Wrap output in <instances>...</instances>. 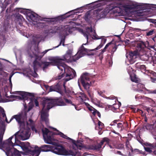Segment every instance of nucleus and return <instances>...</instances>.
<instances>
[{
    "mask_svg": "<svg viewBox=\"0 0 156 156\" xmlns=\"http://www.w3.org/2000/svg\"><path fill=\"white\" fill-rule=\"evenodd\" d=\"M43 136L45 142L48 144L56 146L52 147L50 145H44L41 147L40 148L37 146H35L34 149L33 150V156H38L41 151L47 152L51 151L53 153L58 155H70L73 156H81L80 153L77 151V149L85 150L87 149L95 150H99L101 147V146L106 141V138H104L100 144L97 145H92L88 147L84 146L82 142L78 141L73 143L72 148L74 150H67L64 147L61 145H57V143L54 141L55 140L53 138V133L46 128H43L42 129Z\"/></svg>",
    "mask_w": 156,
    "mask_h": 156,
    "instance_id": "nucleus-1",
    "label": "nucleus"
},
{
    "mask_svg": "<svg viewBox=\"0 0 156 156\" xmlns=\"http://www.w3.org/2000/svg\"><path fill=\"white\" fill-rule=\"evenodd\" d=\"M27 112L24 109L18 114L13 116L10 119V121L13 119H15L20 125V129L19 131L2 144V145H4L5 146L6 145L8 147L11 146V148L15 146H18L23 150L28 148L29 143H25L21 142L19 139L25 140L29 139L30 135V127L32 130L34 131L36 133H37V131L33 126V122L30 119H29L28 121H27Z\"/></svg>",
    "mask_w": 156,
    "mask_h": 156,
    "instance_id": "nucleus-2",
    "label": "nucleus"
},
{
    "mask_svg": "<svg viewBox=\"0 0 156 156\" xmlns=\"http://www.w3.org/2000/svg\"><path fill=\"white\" fill-rule=\"evenodd\" d=\"M146 49L147 48L144 42H138L137 44V49L134 51H129V56H127L129 63L130 64L133 63L136 61L137 58L140 55V58L142 60L147 61L150 60L153 62L154 64H156V54L154 51H150V56L147 53H145L143 55L141 54V52H145Z\"/></svg>",
    "mask_w": 156,
    "mask_h": 156,
    "instance_id": "nucleus-3",
    "label": "nucleus"
},
{
    "mask_svg": "<svg viewBox=\"0 0 156 156\" xmlns=\"http://www.w3.org/2000/svg\"><path fill=\"white\" fill-rule=\"evenodd\" d=\"M66 103L61 99H52L48 98H45L43 101V108L41 113V117L42 120L44 121L47 126H48V112L49 109L52 107L57 105L59 106H65L71 104L70 100L65 99Z\"/></svg>",
    "mask_w": 156,
    "mask_h": 156,
    "instance_id": "nucleus-4",
    "label": "nucleus"
},
{
    "mask_svg": "<svg viewBox=\"0 0 156 156\" xmlns=\"http://www.w3.org/2000/svg\"><path fill=\"white\" fill-rule=\"evenodd\" d=\"M83 44L81 47V48L78 52L77 54L74 56H72V50L71 49L68 50L66 52V54L62 56V58H55L53 60V62L57 66L58 68L60 67H62L64 68H72L71 67H68L65 63L64 62L68 63L76 62L80 58L83 56V55H87V53H81L80 51L83 49Z\"/></svg>",
    "mask_w": 156,
    "mask_h": 156,
    "instance_id": "nucleus-5",
    "label": "nucleus"
},
{
    "mask_svg": "<svg viewBox=\"0 0 156 156\" xmlns=\"http://www.w3.org/2000/svg\"><path fill=\"white\" fill-rule=\"evenodd\" d=\"M5 130V126L2 124L0 127V146L5 150L7 156H21L20 152L16 149L13 147L11 148V146L8 147L7 145H6L5 146L4 145H2V140Z\"/></svg>",
    "mask_w": 156,
    "mask_h": 156,
    "instance_id": "nucleus-6",
    "label": "nucleus"
},
{
    "mask_svg": "<svg viewBox=\"0 0 156 156\" xmlns=\"http://www.w3.org/2000/svg\"><path fill=\"white\" fill-rule=\"evenodd\" d=\"M16 93L19 95L13 96L14 98H16V99L24 100L25 101H28L29 99L30 101L29 103H34L36 106H38V103L37 99H33L34 97L32 94L25 92L22 91H16Z\"/></svg>",
    "mask_w": 156,
    "mask_h": 156,
    "instance_id": "nucleus-7",
    "label": "nucleus"
},
{
    "mask_svg": "<svg viewBox=\"0 0 156 156\" xmlns=\"http://www.w3.org/2000/svg\"><path fill=\"white\" fill-rule=\"evenodd\" d=\"M102 38H101V43L100 45L97 48L94 49H88L85 48L83 46V49H82L80 51V53H87V55H93L94 54L91 51H95L96 50H98L100 49L103 46L104 44L105 43L107 39L104 38V36H101Z\"/></svg>",
    "mask_w": 156,
    "mask_h": 156,
    "instance_id": "nucleus-8",
    "label": "nucleus"
},
{
    "mask_svg": "<svg viewBox=\"0 0 156 156\" xmlns=\"http://www.w3.org/2000/svg\"><path fill=\"white\" fill-rule=\"evenodd\" d=\"M64 70L65 72L67 71V73L66 74V78L65 79L66 81H67L73 79L76 76V72L73 69H64Z\"/></svg>",
    "mask_w": 156,
    "mask_h": 156,
    "instance_id": "nucleus-9",
    "label": "nucleus"
},
{
    "mask_svg": "<svg viewBox=\"0 0 156 156\" xmlns=\"http://www.w3.org/2000/svg\"><path fill=\"white\" fill-rule=\"evenodd\" d=\"M80 80L83 86L87 84L89 85V83L88 82L90 81L89 74L86 73H83L81 76Z\"/></svg>",
    "mask_w": 156,
    "mask_h": 156,
    "instance_id": "nucleus-10",
    "label": "nucleus"
},
{
    "mask_svg": "<svg viewBox=\"0 0 156 156\" xmlns=\"http://www.w3.org/2000/svg\"><path fill=\"white\" fill-rule=\"evenodd\" d=\"M130 75L131 80L136 83H138L140 82V79L137 77L135 74L136 70L133 69H129L128 71Z\"/></svg>",
    "mask_w": 156,
    "mask_h": 156,
    "instance_id": "nucleus-11",
    "label": "nucleus"
},
{
    "mask_svg": "<svg viewBox=\"0 0 156 156\" xmlns=\"http://www.w3.org/2000/svg\"><path fill=\"white\" fill-rule=\"evenodd\" d=\"M144 147L146 151L151 153L153 152L152 150L156 149V144L146 143L144 144Z\"/></svg>",
    "mask_w": 156,
    "mask_h": 156,
    "instance_id": "nucleus-12",
    "label": "nucleus"
},
{
    "mask_svg": "<svg viewBox=\"0 0 156 156\" xmlns=\"http://www.w3.org/2000/svg\"><path fill=\"white\" fill-rule=\"evenodd\" d=\"M64 30V28L62 26L59 27H52L51 29L49 30V33L52 34L57 33L59 34H61Z\"/></svg>",
    "mask_w": 156,
    "mask_h": 156,
    "instance_id": "nucleus-13",
    "label": "nucleus"
},
{
    "mask_svg": "<svg viewBox=\"0 0 156 156\" xmlns=\"http://www.w3.org/2000/svg\"><path fill=\"white\" fill-rule=\"evenodd\" d=\"M48 50H46L44 51L43 52H42L40 53L38 52V49H37V53H35L34 52H33L34 56H32L30 55V56L31 57H33L34 56L36 57V59H41L44 55L45 54Z\"/></svg>",
    "mask_w": 156,
    "mask_h": 156,
    "instance_id": "nucleus-14",
    "label": "nucleus"
},
{
    "mask_svg": "<svg viewBox=\"0 0 156 156\" xmlns=\"http://www.w3.org/2000/svg\"><path fill=\"white\" fill-rule=\"evenodd\" d=\"M90 11H88L85 14L84 19L87 22L90 23L91 22L92 20L94 19Z\"/></svg>",
    "mask_w": 156,
    "mask_h": 156,
    "instance_id": "nucleus-15",
    "label": "nucleus"
},
{
    "mask_svg": "<svg viewBox=\"0 0 156 156\" xmlns=\"http://www.w3.org/2000/svg\"><path fill=\"white\" fill-rule=\"evenodd\" d=\"M126 149L127 150V151L124 153V154L123 155L124 156H131L130 154V151L132 152L133 150L131 146L129 144V142H126Z\"/></svg>",
    "mask_w": 156,
    "mask_h": 156,
    "instance_id": "nucleus-16",
    "label": "nucleus"
},
{
    "mask_svg": "<svg viewBox=\"0 0 156 156\" xmlns=\"http://www.w3.org/2000/svg\"><path fill=\"white\" fill-rule=\"evenodd\" d=\"M49 91H55L60 93H61V92L60 87L58 84L50 87L49 88Z\"/></svg>",
    "mask_w": 156,
    "mask_h": 156,
    "instance_id": "nucleus-17",
    "label": "nucleus"
},
{
    "mask_svg": "<svg viewBox=\"0 0 156 156\" xmlns=\"http://www.w3.org/2000/svg\"><path fill=\"white\" fill-rule=\"evenodd\" d=\"M0 118L2 121H4L5 120L7 122L9 123L7 120V119L6 116V115L5 113L4 109L2 108H0Z\"/></svg>",
    "mask_w": 156,
    "mask_h": 156,
    "instance_id": "nucleus-18",
    "label": "nucleus"
},
{
    "mask_svg": "<svg viewBox=\"0 0 156 156\" xmlns=\"http://www.w3.org/2000/svg\"><path fill=\"white\" fill-rule=\"evenodd\" d=\"M149 127H150V129L151 128H153L151 130V133L153 136H156V122L154 123L153 125H151L149 126H147V128L148 129Z\"/></svg>",
    "mask_w": 156,
    "mask_h": 156,
    "instance_id": "nucleus-19",
    "label": "nucleus"
},
{
    "mask_svg": "<svg viewBox=\"0 0 156 156\" xmlns=\"http://www.w3.org/2000/svg\"><path fill=\"white\" fill-rule=\"evenodd\" d=\"M27 17L29 18V19L31 20L35 21V20H36L37 14L28 12V13H27Z\"/></svg>",
    "mask_w": 156,
    "mask_h": 156,
    "instance_id": "nucleus-20",
    "label": "nucleus"
},
{
    "mask_svg": "<svg viewBox=\"0 0 156 156\" xmlns=\"http://www.w3.org/2000/svg\"><path fill=\"white\" fill-rule=\"evenodd\" d=\"M54 130H55L57 132L56 133H55L54 134L59 135L61 137L67 139V140H71V139L67 136L66 135H64L63 133H62L61 132H59V131L58 130L56 129H54Z\"/></svg>",
    "mask_w": 156,
    "mask_h": 156,
    "instance_id": "nucleus-21",
    "label": "nucleus"
},
{
    "mask_svg": "<svg viewBox=\"0 0 156 156\" xmlns=\"http://www.w3.org/2000/svg\"><path fill=\"white\" fill-rule=\"evenodd\" d=\"M111 10H112V12L114 13L120 12L121 11L120 8L114 5H113L112 6V8L110 9Z\"/></svg>",
    "mask_w": 156,
    "mask_h": 156,
    "instance_id": "nucleus-22",
    "label": "nucleus"
},
{
    "mask_svg": "<svg viewBox=\"0 0 156 156\" xmlns=\"http://www.w3.org/2000/svg\"><path fill=\"white\" fill-rule=\"evenodd\" d=\"M8 91V89L7 87H5L4 90H2V93H0V98L2 99V95L3 97H8V96H7V94H6Z\"/></svg>",
    "mask_w": 156,
    "mask_h": 156,
    "instance_id": "nucleus-23",
    "label": "nucleus"
},
{
    "mask_svg": "<svg viewBox=\"0 0 156 156\" xmlns=\"http://www.w3.org/2000/svg\"><path fill=\"white\" fill-rule=\"evenodd\" d=\"M35 60L34 61L33 63L34 66L33 68H36L38 66L41 67V62L40 63L37 60H40L41 59H36V57H35Z\"/></svg>",
    "mask_w": 156,
    "mask_h": 156,
    "instance_id": "nucleus-24",
    "label": "nucleus"
},
{
    "mask_svg": "<svg viewBox=\"0 0 156 156\" xmlns=\"http://www.w3.org/2000/svg\"><path fill=\"white\" fill-rule=\"evenodd\" d=\"M62 16H58L55 18H44V19H48L50 20L48 21L51 22H56L59 20H62Z\"/></svg>",
    "mask_w": 156,
    "mask_h": 156,
    "instance_id": "nucleus-25",
    "label": "nucleus"
},
{
    "mask_svg": "<svg viewBox=\"0 0 156 156\" xmlns=\"http://www.w3.org/2000/svg\"><path fill=\"white\" fill-rule=\"evenodd\" d=\"M92 102L96 105L98 107H101V106L100 101L96 98H94L92 99Z\"/></svg>",
    "mask_w": 156,
    "mask_h": 156,
    "instance_id": "nucleus-26",
    "label": "nucleus"
},
{
    "mask_svg": "<svg viewBox=\"0 0 156 156\" xmlns=\"http://www.w3.org/2000/svg\"><path fill=\"white\" fill-rule=\"evenodd\" d=\"M51 64V62H41V67H42V68H46Z\"/></svg>",
    "mask_w": 156,
    "mask_h": 156,
    "instance_id": "nucleus-27",
    "label": "nucleus"
},
{
    "mask_svg": "<svg viewBox=\"0 0 156 156\" xmlns=\"http://www.w3.org/2000/svg\"><path fill=\"white\" fill-rule=\"evenodd\" d=\"M110 47L112 48V50L111 51V55L113 56L114 52L116 51L117 46L115 44H112L111 46Z\"/></svg>",
    "mask_w": 156,
    "mask_h": 156,
    "instance_id": "nucleus-28",
    "label": "nucleus"
},
{
    "mask_svg": "<svg viewBox=\"0 0 156 156\" xmlns=\"http://www.w3.org/2000/svg\"><path fill=\"white\" fill-rule=\"evenodd\" d=\"M93 37H92V38L94 40H97L100 39V38H102V37H99L95 31V30H94V31L93 33Z\"/></svg>",
    "mask_w": 156,
    "mask_h": 156,
    "instance_id": "nucleus-29",
    "label": "nucleus"
},
{
    "mask_svg": "<svg viewBox=\"0 0 156 156\" xmlns=\"http://www.w3.org/2000/svg\"><path fill=\"white\" fill-rule=\"evenodd\" d=\"M137 87L138 88L139 90L143 91V90L145 89L144 85L141 83H139L137 85Z\"/></svg>",
    "mask_w": 156,
    "mask_h": 156,
    "instance_id": "nucleus-30",
    "label": "nucleus"
},
{
    "mask_svg": "<svg viewBox=\"0 0 156 156\" xmlns=\"http://www.w3.org/2000/svg\"><path fill=\"white\" fill-rule=\"evenodd\" d=\"M65 36L63 38L62 37L61 39L59 45H58L57 46L55 47V48H56L58 47L59 46H60L62 44V45L63 46H64L65 45V44H64V43L65 42Z\"/></svg>",
    "mask_w": 156,
    "mask_h": 156,
    "instance_id": "nucleus-31",
    "label": "nucleus"
},
{
    "mask_svg": "<svg viewBox=\"0 0 156 156\" xmlns=\"http://www.w3.org/2000/svg\"><path fill=\"white\" fill-rule=\"evenodd\" d=\"M135 67L136 68H146L145 66L141 65V63L138 62L135 64Z\"/></svg>",
    "mask_w": 156,
    "mask_h": 156,
    "instance_id": "nucleus-32",
    "label": "nucleus"
},
{
    "mask_svg": "<svg viewBox=\"0 0 156 156\" xmlns=\"http://www.w3.org/2000/svg\"><path fill=\"white\" fill-rule=\"evenodd\" d=\"M79 97L83 100H85L86 98V95L83 93H80L77 94Z\"/></svg>",
    "mask_w": 156,
    "mask_h": 156,
    "instance_id": "nucleus-33",
    "label": "nucleus"
},
{
    "mask_svg": "<svg viewBox=\"0 0 156 156\" xmlns=\"http://www.w3.org/2000/svg\"><path fill=\"white\" fill-rule=\"evenodd\" d=\"M91 112L94 115H97L98 117H100L101 114L100 112L94 108V110H92Z\"/></svg>",
    "mask_w": 156,
    "mask_h": 156,
    "instance_id": "nucleus-34",
    "label": "nucleus"
},
{
    "mask_svg": "<svg viewBox=\"0 0 156 156\" xmlns=\"http://www.w3.org/2000/svg\"><path fill=\"white\" fill-rule=\"evenodd\" d=\"M111 45H112V43L111 42H110L106 44L105 48L102 50L101 52L102 53H103L104 52L106 51V49L110 45H111Z\"/></svg>",
    "mask_w": 156,
    "mask_h": 156,
    "instance_id": "nucleus-35",
    "label": "nucleus"
},
{
    "mask_svg": "<svg viewBox=\"0 0 156 156\" xmlns=\"http://www.w3.org/2000/svg\"><path fill=\"white\" fill-rule=\"evenodd\" d=\"M117 127L119 131H121L123 129V125L121 123H119L117 124Z\"/></svg>",
    "mask_w": 156,
    "mask_h": 156,
    "instance_id": "nucleus-36",
    "label": "nucleus"
},
{
    "mask_svg": "<svg viewBox=\"0 0 156 156\" xmlns=\"http://www.w3.org/2000/svg\"><path fill=\"white\" fill-rule=\"evenodd\" d=\"M85 105L87 107L88 109L90 111L92 112V110H94V108L90 106L88 103H85Z\"/></svg>",
    "mask_w": 156,
    "mask_h": 156,
    "instance_id": "nucleus-37",
    "label": "nucleus"
},
{
    "mask_svg": "<svg viewBox=\"0 0 156 156\" xmlns=\"http://www.w3.org/2000/svg\"><path fill=\"white\" fill-rule=\"evenodd\" d=\"M97 92L98 94L100 96L102 97H104V93L105 92V91H101L100 90H97Z\"/></svg>",
    "mask_w": 156,
    "mask_h": 156,
    "instance_id": "nucleus-38",
    "label": "nucleus"
},
{
    "mask_svg": "<svg viewBox=\"0 0 156 156\" xmlns=\"http://www.w3.org/2000/svg\"><path fill=\"white\" fill-rule=\"evenodd\" d=\"M83 34L84 36L86 37L87 40H88V36L90 35V32L87 31L83 32Z\"/></svg>",
    "mask_w": 156,
    "mask_h": 156,
    "instance_id": "nucleus-39",
    "label": "nucleus"
},
{
    "mask_svg": "<svg viewBox=\"0 0 156 156\" xmlns=\"http://www.w3.org/2000/svg\"><path fill=\"white\" fill-rule=\"evenodd\" d=\"M98 128L99 129H101L104 127V124L101 122L100 121H98Z\"/></svg>",
    "mask_w": 156,
    "mask_h": 156,
    "instance_id": "nucleus-40",
    "label": "nucleus"
},
{
    "mask_svg": "<svg viewBox=\"0 0 156 156\" xmlns=\"http://www.w3.org/2000/svg\"><path fill=\"white\" fill-rule=\"evenodd\" d=\"M154 33H155L154 30H152L147 32L146 33V35L147 36H151Z\"/></svg>",
    "mask_w": 156,
    "mask_h": 156,
    "instance_id": "nucleus-41",
    "label": "nucleus"
},
{
    "mask_svg": "<svg viewBox=\"0 0 156 156\" xmlns=\"http://www.w3.org/2000/svg\"><path fill=\"white\" fill-rule=\"evenodd\" d=\"M5 67V64L4 61L0 60V68H4Z\"/></svg>",
    "mask_w": 156,
    "mask_h": 156,
    "instance_id": "nucleus-42",
    "label": "nucleus"
},
{
    "mask_svg": "<svg viewBox=\"0 0 156 156\" xmlns=\"http://www.w3.org/2000/svg\"><path fill=\"white\" fill-rule=\"evenodd\" d=\"M86 31H87L88 32H90V33H92L93 32V30L92 29V28L91 26L90 27H87L86 28Z\"/></svg>",
    "mask_w": 156,
    "mask_h": 156,
    "instance_id": "nucleus-43",
    "label": "nucleus"
},
{
    "mask_svg": "<svg viewBox=\"0 0 156 156\" xmlns=\"http://www.w3.org/2000/svg\"><path fill=\"white\" fill-rule=\"evenodd\" d=\"M147 93L149 94H156V90H147Z\"/></svg>",
    "mask_w": 156,
    "mask_h": 156,
    "instance_id": "nucleus-44",
    "label": "nucleus"
},
{
    "mask_svg": "<svg viewBox=\"0 0 156 156\" xmlns=\"http://www.w3.org/2000/svg\"><path fill=\"white\" fill-rule=\"evenodd\" d=\"M133 30L134 31H136L137 32H139L141 30L142 31H146V30H141V29L139 28H134L133 29Z\"/></svg>",
    "mask_w": 156,
    "mask_h": 156,
    "instance_id": "nucleus-45",
    "label": "nucleus"
},
{
    "mask_svg": "<svg viewBox=\"0 0 156 156\" xmlns=\"http://www.w3.org/2000/svg\"><path fill=\"white\" fill-rule=\"evenodd\" d=\"M108 65L109 67H111L112 65V60L109 61L108 62Z\"/></svg>",
    "mask_w": 156,
    "mask_h": 156,
    "instance_id": "nucleus-46",
    "label": "nucleus"
},
{
    "mask_svg": "<svg viewBox=\"0 0 156 156\" xmlns=\"http://www.w3.org/2000/svg\"><path fill=\"white\" fill-rule=\"evenodd\" d=\"M126 8L127 9H131L133 8L131 5H127L126 6Z\"/></svg>",
    "mask_w": 156,
    "mask_h": 156,
    "instance_id": "nucleus-47",
    "label": "nucleus"
},
{
    "mask_svg": "<svg viewBox=\"0 0 156 156\" xmlns=\"http://www.w3.org/2000/svg\"><path fill=\"white\" fill-rule=\"evenodd\" d=\"M151 80L152 82L156 83V78L151 77Z\"/></svg>",
    "mask_w": 156,
    "mask_h": 156,
    "instance_id": "nucleus-48",
    "label": "nucleus"
},
{
    "mask_svg": "<svg viewBox=\"0 0 156 156\" xmlns=\"http://www.w3.org/2000/svg\"><path fill=\"white\" fill-rule=\"evenodd\" d=\"M20 12L21 13H24V14H26L27 13H28L27 12H25L24 10H21L20 11Z\"/></svg>",
    "mask_w": 156,
    "mask_h": 156,
    "instance_id": "nucleus-49",
    "label": "nucleus"
},
{
    "mask_svg": "<svg viewBox=\"0 0 156 156\" xmlns=\"http://www.w3.org/2000/svg\"><path fill=\"white\" fill-rule=\"evenodd\" d=\"M110 1V0H99L98 1H96V2H100L101 1H104L105 2H109Z\"/></svg>",
    "mask_w": 156,
    "mask_h": 156,
    "instance_id": "nucleus-50",
    "label": "nucleus"
},
{
    "mask_svg": "<svg viewBox=\"0 0 156 156\" xmlns=\"http://www.w3.org/2000/svg\"><path fill=\"white\" fill-rule=\"evenodd\" d=\"M105 98L107 99H113L114 98V97L113 96H111L110 97H105Z\"/></svg>",
    "mask_w": 156,
    "mask_h": 156,
    "instance_id": "nucleus-51",
    "label": "nucleus"
},
{
    "mask_svg": "<svg viewBox=\"0 0 156 156\" xmlns=\"http://www.w3.org/2000/svg\"><path fill=\"white\" fill-rule=\"evenodd\" d=\"M13 75V74L11 75L9 77V82L11 83V85H12V84L11 83V77H12V76Z\"/></svg>",
    "mask_w": 156,
    "mask_h": 156,
    "instance_id": "nucleus-52",
    "label": "nucleus"
},
{
    "mask_svg": "<svg viewBox=\"0 0 156 156\" xmlns=\"http://www.w3.org/2000/svg\"><path fill=\"white\" fill-rule=\"evenodd\" d=\"M154 25V27H156V22L155 21H153L152 22Z\"/></svg>",
    "mask_w": 156,
    "mask_h": 156,
    "instance_id": "nucleus-53",
    "label": "nucleus"
},
{
    "mask_svg": "<svg viewBox=\"0 0 156 156\" xmlns=\"http://www.w3.org/2000/svg\"><path fill=\"white\" fill-rule=\"evenodd\" d=\"M101 55H100V59H102L103 58V55H102V53H101Z\"/></svg>",
    "mask_w": 156,
    "mask_h": 156,
    "instance_id": "nucleus-54",
    "label": "nucleus"
},
{
    "mask_svg": "<svg viewBox=\"0 0 156 156\" xmlns=\"http://www.w3.org/2000/svg\"><path fill=\"white\" fill-rule=\"evenodd\" d=\"M117 153L118 154H120V155H123V154H121V152L120 151H118L117 152Z\"/></svg>",
    "mask_w": 156,
    "mask_h": 156,
    "instance_id": "nucleus-55",
    "label": "nucleus"
},
{
    "mask_svg": "<svg viewBox=\"0 0 156 156\" xmlns=\"http://www.w3.org/2000/svg\"><path fill=\"white\" fill-rule=\"evenodd\" d=\"M153 154L155 155H156V150H154V151H153Z\"/></svg>",
    "mask_w": 156,
    "mask_h": 156,
    "instance_id": "nucleus-56",
    "label": "nucleus"
},
{
    "mask_svg": "<svg viewBox=\"0 0 156 156\" xmlns=\"http://www.w3.org/2000/svg\"><path fill=\"white\" fill-rule=\"evenodd\" d=\"M37 74L35 73H34V75H33L34 77H36L37 76Z\"/></svg>",
    "mask_w": 156,
    "mask_h": 156,
    "instance_id": "nucleus-57",
    "label": "nucleus"
},
{
    "mask_svg": "<svg viewBox=\"0 0 156 156\" xmlns=\"http://www.w3.org/2000/svg\"><path fill=\"white\" fill-rule=\"evenodd\" d=\"M94 13H98V11L97 10H95L94 11Z\"/></svg>",
    "mask_w": 156,
    "mask_h": 156,
    "instance_id": "nucleus-58",
    "label": "nucleus"
},
{
    "mask_svg": "<svg viewBox=\"0 0 156 156\" xmlns=\"http://www.w3.org/2000/svg\"><path fill=\"white\" fill-rule=\"evenodd\" d=\"M118 121L117 120H114V121H113V122L114 123H116Z\"/></svg>",
    "mask_w": 156,
    "mask_h": 156,
    "instance_id": "nucleus-59",
    "label": "nucleus"
},
{
    "mask_svg": "<svg viewBox=\"0 0 156 156\" xmlns=\"http://www.w3.org/2000/svg\"><path fill=\"white\" fill-rule=\"evenodd\" d=\"M121 148H120V149H122V148L123 147V145L122 144L121 145Z\"/></svg>",
    "mask_w": 156,
    "mask_h": 156,
    "instance_id": "nucleus-60",
    "label": "nucleus"
},
{
    "mask_svg": "<svg viewBox=\"0 0 156 156\" xmlns=\"http://www.w3.org/2000/svg\"><path fill=\"white\" fill-rule=\"evenodd\" d=\"M0 59H2L3 60L5 61H7V60H6L4 59L0 58Z\"/></svg>",
    "mask_w": 156,
    "mask_h": 156,
    "instance_id": "nucleus-61",
    "label": "nucleus"
},
{
    "mask_svg": "<svg viewBox=\"0 0 156 156\" xmlns=\"http://www.w3.org/2000/svg\"><path fill=\"white\" fill-rule=\"evenodd\" d=\"M116 36H117L118 37H120V35H116Z\"/></svg>",
    "mask_w": 156,
    "mask_h": 156,
    "instance_id": "nucleus-62",
    "label": "nucleus"
},
{
    "mask_svg": "<svg viewBox=\"0 0 156 156\" xmlns=\"http://www.w3.org/2000/svg\"><path fill=\"white\" fill-rule=\"evenodd\" d=\"M101 6V4H99V5H98V6L99 7Z\"/></svg>",
    "mask_w": 156,
    "mask_h": 156,
    "instance_id": "nucleus-63",
    "label": "nucleus"
},
{
    "mask_svg": "<svg viewBox=\"0 0 156 156\" xmlns=\"http://www.w3.org/2000/svg\"><path fill=\"white\" fill-rule=\"evenodd\" d=\"M134 7H136L137 6V5H136V4H135V5H134Z\"/></svg>",
    "mask_w": 156,
    "mask_h": 156,
    "instance_id": "nucleus-64",
    "label": "nucleus"
}]
</instances>
